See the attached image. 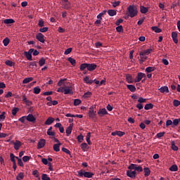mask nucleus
Segmentation results:
<instances>
[{"label":"nucleus","mask_w":180,"mask_h":180,"mask_svg":"<svg viewBox=\"0 0 180 180\" xmlns=\"http://www.w3.org/2000/svg\"><path fill=\"white\" fill-rule=\"evenodd\" d=\"M137 167V165H134V164H131L129 166V169H135L136 170V168Z\"/></svg>","instance_id":"63"},{"label":"nucleus","mask_w":180,"mask_h":180,"mask_svg":"<svg viewBox=\"0 0 180 180\" xmlns=\"http://www.w3.org/2000/svg\"><path fill=\"white\" fill-rule=\"evenodd\" d=\"M77 141H78L79 143H82V141H84V136H82V135H79V136H77Z\"/></svg>","instance_id":"54"},{"label":"nucleus","mask_w":180,"mask_h":180,"mask_svg":"<svg viewBox=\"0 0 180 180\" xmlns=\"http://www.w3.org/2000/svg\"><path fill=\"white\" fill-rule=\"evenodd\" d=\"M20 147H22V142H20L19 140H16L14 143V150L18 151Z\"/></svg>","instance_id":"12"},{"label":"nucleus","mask_w":180,"mask_h":180,"mask_svg":"<svg viewBox=\"0 0 180 180\" xmlns=\"http://www.w3.org/2000/svg\"><path fill=\"white\" fill-rule=\"evenodd\" d=\"M36 39L38 41H40V43H44V35H43V34L40 32L38 33L36 36Z\"/></svg>","instance_id":"11"},{"label":"nucleus","mask_w":180,"mask_h":180,"mask_svg":"<svg viewBox=\"0 0 180 180\" xmlns=\"http://www.w3.org/2000/svg\"><path fill=\"white\" fill-rule=\"evenodd\" d=\"M89 116L90 119H94L96 116V110L94 108V106L90 107L89 110Z\"/></svg>","instance_id":"4"},{"label":"nucleus","mask_w":180,"mask_h":180,"mask_svg":"<svg viewBox=\"0 0 180 180\" xmlns=\"http://www.w3.org/2000/svg\"><path fill=\"white\" fill-rule=\"evenodd\" d=\"M33 81V77H27L23 79L22 84H29V82H32Z\"/></svg>","instance_id":"30"},{"label":"nucleus","mask_w":180,"mask_h":180,"mask_svg":"<svg viewBox=\"0 0 180 180\" xmlns=\"http://www.w3.org/2000/svg\"><path fill=\"white\" fill-rule=\"evenodd\" d=\"M146 99L143 98V97H140L139 99H138V102L139 103H146Z\"/></svg>","instance_id":"57"},{"label":"nucleus","mask_w":180,"mask_h":180,"mask_svg":"<svg viewBox=\"0 0 180 180\" xmlns=\"http://www.w3.org/2000/svg\"><path fill=\"white\" fill-rule=\"evenodd\" d=\"M86 141H87V143L89 146H91V132L87 133L86 136Z\"/></svg>","instance_id":"29"},{"label":"nucleus","mask_w":180,"mask_h":180,"mask_svg":"<svg viewBox=\"0 0 180 180\" xmlns=\"http://www.w3.org/2000/svg\"><path fill=\"white\" fill-rule=\"evenodd\" d=\"M23 178H25V174L23 172H20L16 176L17 180H22Z\"/></svg>","instance_id":"36"},{"label":"nucleus","mask_w":180,"mask_h":180,"mask_svg":"<svg viewBox=\"0 0 180 180\" xmlns=\"http://www.w3.org/2000/svg\"><path fill=\"white\" fill-rule=\"evenodd\" d=\"M158 91L161 92V94H169V89H168V86H163L160 87Z\"/></svg>","instance_id":"10"},{"label":"nucleus","mask_w":180,"mask_h":180,"mask_svg":"<svg viewBox=\"0 0 180 180\" xmlns=\"http://www.w3.org/2000/svg\"><path fill=\"white\" fill-rule=\"evenodd\" d=\"M54 122V118L49 117L45 122V124L50 125Z\"/></svg>","instance_id":"24"},{"label":"nucleus","mask_w":180,"mask_h":180,"mask_svg":"<svg viewBox=\"0 0 180 180\" xmlns=\"http://www.w3.org/2000/svg\"><path fill=\"white\" fill-rule=\"evenodd\" d=\"M127 176H129V178H136V171H130L128 170L127 172Z\"/></svg>","instance_id":"19"},{"label":"nucleus","mask_w":180,"mask_h":180,"mask_svg":"<svg viewBox=\"0 0 180 180\" xmlns=\"http://www.w3.org/2000/svg\"><path fill=\"white\" fill-rule=\"evenodd\" d=\"M124 132L121 131H115L111 133V136H119V137H122V136H124Z\"/></svg>","instance_id":"18"},{"label":"nucleus","mask_w":180,"mask_h":180,"mask_svg":"<svg viewBox=\"0 0 180 180\" xmlns=\"http://www.w3.org/2000/svg\"><path fill=\"white\" fill-rule=\"evenodd\" d=\"M33 51H34V49H30L28 52L27 51H25L24 52V56H25L26 58L29 60V61H32V53H33Z\"/></svg>","instance_id":"5"},{"label":"nucleus","mask_w":180,"mask_h":180,"mask_svg":"<svg viewBox=\"0 0 180 180\" xmlns=\"http://www.w3.org/2000/svg\"><path fill=\"white\" fill-rule=\"evenodd\" d=\"M42 180H50V177H49V176H47L46 174H42V177H41Z\"/></svg>","instance_id":"58"},{"label":"nucleus","mask_w":180,"mask_h":180,"mask_svg":"<svg viewBox=\"0 0 180 180\" xmlns=\"http://www.w3.org/2000/svg\"><path fill=\"white\" fill-rule=\"evenodd\" d=\"M46 146V139H40L37 144V148L38 150H40V148H43Z\"/></svg>","instance_id":"7"},{"label":"nucleus","mask_w":180,"mask_h":180,"mask_svg":"<svg viewBox=\"0 0 180 180\" xmlns=\"http://www.w3.org/2000/svg\"><path fill=\"white\" fill-rule=\"evenodd\" d=\"M11 157V160L12 161V162H13V164L16 163V160H15V155H13V153H11L10 155Z\"/></svg>","instance_id":"60"},{"label":"nucleus","mask_w":180,"mask_h":180,"mask_svg":"<svg viewBox=\"0 0 180 180\" xmlns=\"http://www.w3.org/2000/svg\"><path fill=\"white\" fill-rule=\"evenodd\" d=\"M4 23H5V25H11L12 23H15V20L13 19H6L4 20Z\"/></svg>","instance_id":"26"},{"label":"nucleus","mask_w":180,"mask_h":180,"mask_svg":"<svg viewBox=\"0 0 180 180\" xmlns=\"http://www.w3.org/2000/svg\"><path fill=\"white\" fill-rule=\"evenodd\" d=\"M74 94V91H72V87L71 86H65V91L64 94L65 95H72Z\"/></svg>","instance_id":"8"},{"label":"nucleus","mask_w":180,"mask_h":180,"mask_svg":"<svg viewBox=\"0 0 180 180\" xmlns=\"http://www.w3.org/2000/svg\"><path fill=\"white\" fill-rule=\"evenodd\" d=\"M47 134L48 136H50V137H56V133L53 131V127H51L47 130Z\"/></svg>","instance_id":"17"},{"label":"nucleus","mask_w":180,"mask_h":180,"mask_svg":"<svg viewBox=\"0 0 180 180\" xmlns=\"http://www.w3.org/2000/svg\"><path fill=\"white\" fill-rule=\"evenodd\" d=\"M125 79L128 84H133L134 82V80H133V76H131V75H127Z\"/></svg>","instance_id":"15"},{"label":"nucleus","mask_w":180,"mask_h":180,"mask_svg":"<svg viewBox=\"0 0 180 180\" xmlns=\"http://www.w3.org/2000/svg\"><path fill=\"white\" fill-rule=\"evenodd\" d=\"M29 160H30V157H29V156L22 157V161L24 162H27V161H29Z\"/></svg>","instance_id":"64"},{"label":"nucleus","mask_w":180,"mask_h":180,"mask_svg":"<svg viewBox=\"0 0 180 180\" xmlns=\"http://www.w3.org/2000/svg\"><path fill=\"white\" fill-rule=\"evenodd\" d=\"M41 89L39 86H36L34 88V94L36 95H38V94H40Z\"/></svg>","instance_id":"39"},{"label":"nucleus","mask_w":180,"mask_h":180,"mask_svg":"<svg viewBox=\"0 0 180 180\" xmlns=\"http://www.w3.org/2000/svg\"><path fill=\"white\" fill-rule=\"evenodd\" d=\"M71 51H72V48H69L67 49L65 52H64V55L65 56H68V54H70V53H71Z\"/></svg>","instance_id":"50"},{"label":"nucleus","mask_w":180,"mask_h":180,"mask_svg":"<svg viewBox=\"0 0 180 180\" xmlns=\"http://www.w3.org/2000/svg\"><path fill=\"white\" fill-rule=\"evenodd\" d=\"M19 112V108H13L12 110V115L13 116H16V113Z\"/></svg>","instance_id":"46"},{"label":"nucleus","mask_w":180,"mask_h":180,"mask_svg":"<svg viewBox=\"0 0 180 180\" xmlns=\"http://www.w3.org/2000/svg\"><path fill=\"white\" fill-rule=\"evenodd\" d=\"M81 103V100L77 98V99H75L74 101V105L75 106H78V105H79Z\"/></svg>","instance_id":"56"},{"label":"nucleus","mask_w":180,"mask_h":180,"mask_svg":"<svg viewBox=\"0 0 180 180\" xmlns=\"http://www.w3.org/2000/svg\"><path fill=\"white\" fill-rule=\"evenodd\" d=\"M164 134H165V132H159L157 134L156 136L158 139H160V137H164Z\"/></svg>","instance_id":"62"},{"label":"nucleus","mask_w":180,"mask_h":180,"mask_svg":"<svg viewBox=\"0 0 180 180\" xmlns=\"http://www.w3.org/2000/svg\"><path fill=\"white\" fill-rule=\"evenodd\" d=\"M72 127L73 125L72 124H70L66 129V134L67 136H70V134H71V133H72Z\"/></svg>","instance_id":"20"},{"label":"nucleus","mask_w":180,"mask_h":180,"mask_svg":"<svg viewBox=\"0 0 180 180\" xmlns=\"http://www.w3.org/2000/svg\"><path fill=\"white\" fill-rule=\"evenodd\" d=\"M127 11L130 18H134V16H137V13H139V11H137V7H136V6H129Z\"/></svg>","instance_id":"2"},{"label":"nucleus","mask_w":180,"mask_h":180,"mask_svg":"<svg viewBox=\"0 0 180 180\" xmlns=\"http://www.w3.org/2000/svg\"><path fill=\"white\" fill-rule=\"evenodd\" d=\"M169 171H172V172H176V171H178V166L176 165H173L169 167Z\"/></svg>","instance_id":"32"},{"label":"nucleus","mask_w":180,"mask_h":180,"mask_svg":"<svg viewBox=\"0 0 180 180\" xmlns=\"http://www.w3.org/2000/svg\"><path fill=\"white\" fill-rule=\"evenodd\" d=\"M141 58L139 59V63L141 64L142 63H144V61H146V60H147V56H146L145 55L143 56H140Z\"/></svg>","instance_id":"43"},{"label":"nucleus","mask_w":180,"mask_h":180,"mask_svg":"<svg viewBox=\"0 0 180 180\" xmlns=\"http://www.w3.org/2000/svg\"><path fill=\"white\" fill-rule=\"evenodd\" d=\"M77 176H79L80 178H82V176H84V178H92V176H94V173L81 169L77 172Z\"/></svg>","instance_id":"3"},{"label":"nucleus","mask_w":180,"mask_h":180,"mask_svg":"<svg viewBox=\"0 0 180 180\" xmlns=\"http://www.w3.org/2000/svg\"><path fill=\"white\" fill-rule=\"evenodd\" d=\"M153 106L152 103H148L145 105L144 109L145 110H150V109H153Z\"/></svg>","instance_id":"37"},{"label":"nucleus","mask_w":180,"mask_h":180,"mask_svg":"<svg viewBox=\"0 0 180 180\" xmlns=\"http://www.w3.org/2000/svg\"><path fill=\"white\" fill-rule=\"evenodd\" d=\"M26 120L28 122H31L32 123H34L36 122V118L34 117V116L32 114H29L27 117H26Z\"/></svg>","instance_id":"14"},{"label":"nucleus","mask_w":180,"mask_h":180,"mask_svg":"<svg viewBox=\"0 0 180 180\" xmlns=\"http://www.w3.org/2000/svg\"><path fill=\"white\" fill-rule=\"evenodd\" d=\"M179 122H180V118L173 120L172 121L173 126H172V127H176V126H178V124H179Z\"/></svg>","instance_id":"27"},{"label":"nucleus","mask_w":180,"mask_h":180,"mask_svg":"<svg viewBox=\"0 0 180 180\" xmlns=\"http://www.w3.org/2000/svg\"><path fill=\"white\" fill-rule=\"evenodd\" d=\"M83 151H88V144L86 143H83L80 146Z\"/></svg>","instance_id":"25"},{"label":"nucleus","mask_w":180,"mask_h":180,"mask_svg":"<svg viewBox=\"0 0 180 180\" xmlns=\"http://www.w3.org/2000/svg\"><path fill=\"white\" fill-rule=\"evenodd\" d=\"M171 144H172V150H173L174 151H178V150H179L178 146L175 145V141H172Z\"/></svg>","instance_id":"33"},{"label":"nucleus","mask_w":180,"mask_h":180,"mask_svg":"<svg viewBox=\"0 0 180 180\" xmlns=\"http://www.w3.org/2000/svg\"><path fill=\"white\" fill-rule=\"evenodd\" d=\"M154 49L153 48H150V49H146V51H143V52H141L139 53V56H148V54H150L151 53V51H153Z\"/></svg>","instance_id":"16"},{"label":"nucleus","mask_w":180,"mask_h":180,"mask_svg":"<svg viewBox=\"0 0 180 180\" xmlns=\"http://www.w3.org/2000/svg\"><path fill=\"white\" fill-rule=\"evenodd\" d=\"M108 13L109 16H115L116 11H115V10H108Z\"/></svg>","instance_id":"41"},{"label":"nucleus","mask_w":180,"mask_h":180,"mask_svg":"<svg viewBox=\"0 0 180 180\" xmlns=\"http://www.w3.org/2000/svg\"><path fill=\"white\" fill-rule=\"evenodd\" d=\"M112 5L113 8H116V6H119V5H120V1H118L112 2Z\"/></svg>","instance_id":"59"},{"label":"nucleus","mask_w":180,"mask_h":180,"mask_svg":"<svg viewBox=\"0 0 180 180\" xmlns=\"http://www.w3.org/2000/svg\"><path fill=\"white\" fill-rule=\"evenodd\" d=\"M62 151L63 153H65L66 154H68L69 155H71V152L70 150L67 149L66 148H62Z\"/></svg>","instance_id":"53"},{"label":"nucleus","mask_w":180,"mask_h":180,"mask_svg":"<svg viewBox=\"0 0 180 180\" xmlns=\"http://www.w3.org/2000/svg\"><path fill=\"white\" fill-rule=\"evenodd\" d=\"M166 126H167V127H168V126H173V122H172V121L171 120H167V122H166Z\"/></svg>","instance_id":"61"},{"label":"nucleus","mask_w":180,"mask_h":180,"mask_svg":"<svg viewBox=\"0 0 180 180\" xmlns=\"http://www.w3.org/2000/svg\"><path fill=\"white\" fill-rule=\"evenodd\" d=\"M9 38H6L3 40V44H4V46H8V44H9Z\"/></svg>","instance_id":"48"},{"label":"nucleus","mask_w":180,"mask_h":180,"mask_svg":"<svg viewBox=\"0 0 180 180\" xmlns=\"http://www.w3.org/2000/svg\"><path fill=\"white\" fill-rule=\"evenodd\" d=\"M48 30H49V27H44L43 28L39 29V32L41 33H46V32H47Z\"/></svg>","instance_id":"52"},{"label":"nucleus","mask_w":180,"mask_h":180,"mask_svg":"<svg viewBox=\"0 0 180 180\" xmlns=\"http://www.w3.org/2000/svg\"><path fill=\"white\" fill-rule=\"evenodd\" d=\"M84 81L86 84H92V82H94V80H91L89 79V77H86L84 79Z\"/></svg>","instance_id":"44"},{"label":"nucleus","mask_w":180,"mask_h":180,"mask_svg":"<svg viewBox=\"0 0 180 180\" xmlns=\"http://www.w3.org/2000/svg\"><path fill=\"white\" fill-rule=\"evenodd\" d=\"M140 11L141 13H147V12H148V8L147 7L141 6Z\"/></svg>","instance_id":"31"},{"label":"nucleus","mask_w":180,"mask_h":180,"mask_svg":"<svg viewBox=\"0 0 180 180\" xmlns=\"http://www.w3.org/2000/svg\"><path fill=\"white\" fill-rule=\"evenodd\" d=\"M92 96V93L90 91H87L84 94V98H91Z\"/></svg>","instance_id":"51"},{"label":"nucleus","mask_w":180,"mask_h":180,"mask_svg":"<svg viewBox=\"0 0 180 180\" xmlns=\"http://www.w3.org/2000/svg\"><path fill=\"white\" fill-rule=\"evenodd\" d=\"M98 115L100 117H103L105 115H108V110H106V108L100 109L98 111Z\"/></svg>","instance_id":"9"},{"label":"nucleus","mask_w":180,"mask_h":180,"mask_svg":"<svg viewBox=\"0 0 180 180\" xmlns=\"http://www.w3.org/2000/svg\"><path fill=\"white\" fill-rule=\"evenodd\" d=\"M116 30L117 32H118V33H122V32H123V26L122 25H119L116 27Z\"/></svg>","instance_id":"49"},{"label":"nucleus","mask_w":180,"mask_h":180,"mask_svg":"<svg viewBox=\"0 0 180 180\" xmlns=\"http://www.w3.org/2000/svg\"><path fill=\"white\" fill-rule=\"evenodd\" d=\"M96 64L95 63H82L80 65L79 70L80 71H84L85 69L87 71H94L96 70Z\"/></svg>","instance_id":"1"},{"label":"nucleus","mask_w":180,"mask_h":180,"mask_svg":"<svg viewBox=\"0 0 180 180\" xmlns=\"http://www.w3.org/2000/svg\"><path fill=\"white\" fill-rule=\"evenodd\" d=\"M155 70V68H154V67H148V68H146V72H153V71H154Z\"/></svg>","instance_id":"45"},{"label":"nucleus","mask_w":180,"mask_h":180,"mask_svg":"<svg viewBox=\"0 0 180 180\" xmlns=\"http://www.w3.org/2000/svg\"><path fill=\"white\" fill-rule=\"evenodd\" d=\"M22 101L25 103V105H27L28 106L33 105V103L27 100V98L25 95L22 96Z\"/></svg>","instance_id":"21"},{"label":"nucleus","mask_w":180,"mask_h":180,"mask_svg":"<svg viewBox=\"0 0 180 180\" xmlns=\"http://www.w3.org/2000/svg\"><path fill=\"white\" fill-rule=\"evenodd\" d=\"M144 77H146V74L143 72H139L137 74L136 79L134 80V82H140V81H141V79H143Z\"/></svg>","instance_id":"6"},{"label":"nucleus","mask_w":180,"mask_h":180,"mask_svg":"<svg viewBox=\"0 0 180 180\" xmlns=\"http://www.w3.org/2000/svg\"><path fill=\"white\" fill-rule=\"evenodd\" d=\"M143 169H144V172H145V174H144L145 176H150V174H151V170H150V168L145 167Z\"/></svg>","instance_id":"28"},{"label":"nucleus","mask_w":180,"mask_h":180,"mask_svg":"<svg viewBox=\"0 0 180 180\" xmlns=\"http://www.w3.org/2000/svg\"><path fill=\"white\" fill-rule=\"evenodd\" d=\"M6 65H8V67H13V65H15V63H13V62L11 61V60H6L5 62Z\"/></svg>","instance_id":"47"},{"label":"nucleus","mask_w":180,"mask_h":180,"mask_svg":"<svg viewBox=\"0 0 180 180\" xmlns=\"http://www.w3.org/2000/svg\"><path fill=\"white\" fill-rule=\"evenodd\" d=\"M60 146H61V143H55L53 146L54 151H56V153H58V151H60Z\"/></svg>","instance_id":"23"},{"label":"nucleus","mask_w":180,"mask_h":180,"mask_svg":"<svg viewBox=\"0 0 180 180\" xmlns=\"http://www.w3.org/2000/svg\"><path fill=\"white\" fill-rule=\"evenodd\" d=\"M32 175H34L35 178H37L39 180H40V175L39 174V171H37V169L32 171Z\"/></svg>","instance_id":"34"},{"label":"nucleus","mask_w":180,"mask_h":180,"mask_svg":"<svg viewBox=\"0 0 180 180\" xmlns=\"http://www.w3.org/2000/svg\"><path fill=\"white\" fill-rule=\"evenodd\" d=\"M68 61H69V63H70V64H72V65L75 66V64H77V61L75 60V59L70 57L68 58Z\"/></svg>","instance_id":"35"},{"label":"nucleus","mask_w":180,"mask_h":180,"mask_svg":"<svg viewBox=\"0 0 180 180\" xmlns=\"http://www.w3.org/2000/svg\"><path fill=\"white\" fill-rule=\"evenodd\" d=\"M173 105H174V106H175L176 108V107L179 106L180 101H178V100H174L173 101Z\"/></svg>","instance_id":"55"},{"label":"nucleus","mask_w":180,"mask_h":180,"mask_svg":"<svg viewBox=\"0 0 180 180\" xmlns=\"http://www.w3.org/2000/svg\"><path fill=\"white\" fill-rule=\"evenodd\" d=\"M6 112H2L1 114L0 115V122H4L5 119H6V116H5Z\"/></svg>","instance_id":"40"},{"label":"nucleus","mask_w":180,"mask_h":180,"mask_svg":"<svg viewBox=\"0 0 180 180\" xmlns=\"http://www.w3.org/2000/svg\"><path fill=\"white\" fill-rule=\"evenodd\" d=\"M127 88L131 91V92H136V86L133 84H127Z\"/></svg>","instance_id":"22"},{"label":"nucleus","mask_w":180,"mask_h":180,"mask_svg":"<svg viewBox=\"0 0 180 180\" xmlns=\"http://www.w3.org/2000/svg\"><path fill=\"white\" fill-rule=\"evenodd\" d=\"M46 64V59L44 58H41V60L39 61V65L40 67H43Z\"/></svg>","instance_id":"42"},{"label":"nucleus","mask_w":180,"mask_h":180,"mask_svg":"<svg viewBox=\"0 0 180 180\" xmlns=\"http://www.w3.org/2000/svg\"><path fill=\"white\" fill-rule=\"evenodd\" d=\"M151 29L153 32H155V33H161L162 32V30L160 28H158V27H152Z\"/></svg>","instance_id":"38"},{"label":"nucleus","mask_w":180,"mask_h":180,"mask_svg":"<svg viewBox=\"0 0 180 180\" xmlns=\"http://www.w3.org/2000/svg\"><path fill=\"white\" fill-rule=\"evenodd\" d=\"M172 38L174 43H175V44H178V33L176 32H173L172 33Z\"/></svg>","instance_id":"13"}]
</instances>
